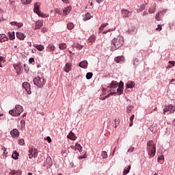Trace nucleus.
<instances>
[{
  "instance_id": "1",
  "label": "nucleus",
  "mask_w": 175,
  "mask_h": 175,
  "mask_svg": "<svg viewBox=\"0 0 175 175\" xmlns=\"http://www.w3.org/2000/svg\"><path fill=\"white\" fill-rule=\"evenodd\" d=\"M147 152L150 159L155 157L157 147L155 146V143H154V141L150 140L147 142Z\"/></svg>"
},
{
  "instance_id": "2",
  "label": "nucleus",
  "mask_w": 175,
  "mask_h": 175,
  "mask_svg": "<svg viewBox=\"0 0 175 175\" xmlns=\"http://www.w3.org/2000/svg\"><path fill=\"white\" fill-rule=\"evenodd\" d=\"M23 111H24L23 106L17 105L15 106L14 109L9 111V114L13 117H18V116H20Z\"/></svg>"
},
{
  "instance_id": "3",
  "label": "nucleus",
  "mask_w": 175,
  "mask_h": 175,
  "mask_svg": "<svg viewBox=\"0 0 175 175\" xmlns=\"http://www.w3.org/2000/svg\"><path fill=\"white\" fill-rule=\"evenodd\" d=\"M112 44L115 49H120L124 44V37L118 36L116 38H113L112 40Z\"/></svg>"
},
{
  "instance_id": "4",
  "label": "nucleus",
  "mask_w": 175,
  "mask_h": 175,
  "mask_svg": "<svg viewBox=\"0 0 175 175\" xmlns=\"http://www.w3.org/2000/svg\"><path fill=\"white\" fill-rule=\"evenodd\" d=\"M35 85L37 87H39L40 88L43 87L44 84H46V79H44V77H36V78L33 79V80Z\"/></svg>"
},
{
  "instance_id": "5",
  "label": "nucleus",
  "mask_w": 175,
  "mask_h": 175,
  "mask_svg": "<svg viewBox=\"0 0 175 175\" xmlns=\"http://www.w3.org/2000/svg\"><path fill=\"white\" fill-rule=\"evenodd\" d=\"M175 111V107L172 105H165L163 109V114H172Z\"/></svg>"
},
{
  "instance_id": "6",
  "label": "nucleus",
  "mask_w": 175,
  "mask_h": 175,
  "mask_svg": "<svg viewBox=\"0 0 175 175\" xmlns=\"http://www.w3.org/2000/svg\"><path fill=\"white\" fill-rule=\"evenodd\" d=\"M29 159H32V158H36L38 157V149L36 148H30L29 150Z\"/></svg>"
},
{
  "instance_id": "7",
  "label": "nucleus",
  "mask_w": 175,
  "mask_h": 175,
  "mask_svg": "<svg viewBox=\"0 0 175 175\" xmlns=\"http://www.w3.org/2000/svg\"><path fill=\"white\" fill-rule=\"evenodd\" d=\"M23 88H25V91H27L29 95H31V94H32V92H31V84H29V83L24 82L23 83Z\"/></svg>"
},
{
  "instance_id": "8",
  "label": "nucleus",
  "mask_w": 175,
  "mask_h": 175,
  "mask_svg": "<svg viewBox=\"0 0 175 175\" xmlns=\"http://www.w3.org/2000/svg\"><path fill=\"white\" fill-rule=\"evenodd\" d=\"M40 3H36L34 5V12L37 13V14L40 16H43V14H42V12H40V10H39L40 9Z\"/></svg>"
},
{
  "instance_id": "9",
  "label": "nucleus",
  "mask_w": 175,
  "mask_h": 175,
  "mask_svg": "<svg viewBox=\"0 0 175 175\" xmlns=\"http://www.w3.org/2000/svg\"><path fill=\"white\" fill-rule=\"evenodd\" d=\"M6 148L5 146L0 145V155H3V157H6L8 155V152H6Z\"/></svg>"
},
{
  "instance_id": "10",
  "label": "nucleus",
  "mask_w": 175,
  "mask_h": 175,
  "mask_svg": "<svg viewBox=\"0 0 175 175\" xmlns=\"http://www.w3.org/2000/svg\"><path fill=\"white\" fill-rule=\"evenodd\" d=\"M45 165H46V167H51V166H53V160L51 159V157H49L46 158Z\"/></svg>"
},
{
  "instance_id": "11",
  "label": "nucleus",
  "mask_w": 175,
  "mask_h": 175,
  "mask_svg": "<svg viewBox=\"0 0 175 175\" xmlns=\"http://www.w3.org/2000/svg\"><path fill=\"white\" fill-rule=\"evenodd\" d=\"M64 72L69 73L72 70V64L67 63L64 68Z\"/></svg>"
},
{
  "instance_id": "12",
  "label": "nucleus",
  "mask_w": 175,
  "mask_h": 175,
  "mask_svg": "<svg viewBox=\"0 0 175 175\" xmlns=\"http://www.w3.org/2000/svg\"><path fill=\"white\" fill-rule=\"evenodd\" d=\"M10 135L12 137H18V136H20V133L18 132V130L15 129L10 131Z\"/></svg>"
},
{
  "instance_id": "13",
  "label": "nucleus",
  "mask_w": 175,
  "mask_h": 175,
  "mask_svg": "<svg viewBox=\"0 0 175 175\" xmlns=\"http://www.w3.org/2000/svg\"><path fill=\"white\" fill-rule=\"evenodd\" d=\"M43 27V21H38L36 22L34 29H40Z\"/></svg>"
},
{
  "instance_id": "14",
  "label": "nucleus",
  "mask_w": 175,
  "mask_h": 175,
  "mask_svg": "<svg viewBox=\"0 0 175 175\" xmlns=\"http://www.w3.org/2000/svg\"><path fill=\"white\" fill-rule=\"evenodd\" d=\"M80 68H83V69H87L88 67V62L87 60H83L79 63Z\"/></svg>"
},
{
  "instance_id": "15",
  "label": "nucleus",
  "mask_w": 175,
  "mask_h": 175,
  "mask_svg": "<svg viewBox=\"0 0 175 175\" xmlns=\"http://www.w3.org/2000/svg\"><path fill=\"white\" fill-rule=\"evenodd\" d=\"M9 40V38L6 36L5 34H0V43H3V42H8Z\"/></svg>"
},
{
  "instance_id": "16",
  "label": "nucleus",
  "mask_w": 175,
  "mask_h": 175,
  "mask_svg": "<svg viewBox=\"0 0 175 175\" xmlns=\"http://www.w3.org/2000/svg\"><path fill=\"white\" fill-rule=\"evenodd\" d=\"M68 139H70V140H76L77 139V137H76V135L73 133V132L70 131L69 134L67 135Z\"/></svg>"
},
{
  "instance_id": "17",
  "label": "nucleus",
  "mask_w": 175,
  "mask_h": 175,
  "mask_svg": "<svg viewBox=\"0 0 175 175\" xmlns=\"http://www.w3.org/2000/svg\"><path fill=\"white\" fill-rule=\"evenodd\" d=\"M107 25H109L108 23L101 24L98 29V33H102V32L103 31V29H105V28H106Z\"/></svg>"
},
{
  "instance_id": "18",
  "label": "nucleus",
  "mask_w": 175,
  "mask_h": 175,
  "mask_svg": "<svg viewBox=\"0 0 175 175\" xmlns=\"http://www.w3.org/2000/svg\"><path fill=\"white\" fill-rule=\"evenodd\" d=\"M117 87H118V83L117 81H112L108 86V88H117Z\"/></svg>"
},
{
  "instance_id": "19",
  "label": "nucleus",
  "mask_w": 175,
  "mask_h": 175,
  "mask_svg": "<svg viewBox=\"0 0 175 175\" xmlns=\"http://www.w3.org/2000/svg\"><path fill=\"white\" fill-rule=\"evenodd\" d=\"M121 13L123 17H129L131 14V12H129L128 10H122Z\"/></svg>"
},
{
  "instance_id": "20",
  "label": "nucleus",
  "mask_w": 175,
  "mask_h": 175,
  "mask_svg": "<svg viewBox=\"0 0 175 175\" xmlns=\"http://www.w3.org/2000/svg\"><path fill=\"white\" fill-rule=\"evenodd\" d=\"M16 38H18V39H19V40H24V39H25V34H24L21 32H17Z\"/></svg>"
},
{
  "instance_id": "21",
  "label": "nucleus",
  "mask_w": 175,
  "mask_h": 175,
  "mask_svg": "<svg viewBox=\"0 0 175 175\" xmlns=\"http://www.w3.org/2000/svg\"><path fill=\"white\" fill-rule=\"evenodd\" d=\"M70 10H72V7L71 6L66 7L63 10V16H66L67 14H69V13H70Z\"/></svg>"
},
{
  "instance_id": "22",
  "label": "nucleus",
  "mask_w": 175,
  "mask_h": 175,
  "mask_svg": "<svg viewBox=\"0 0 175 175\" xmlns=\"http://www.w3.org/2000/svg\"><path fill=\"white\" fill-rule=\"evenodd\" d=\"M92 18V16L90 13H86L85 14L83 15V21H87L88 20H91Z\"/></svg>"
},
{
  "instance_id": "23",
  "label": "nucleus",
  "mask_w": 175,
  "mask_h": 175,
  "mask_svg": "<svg viewBox=\"0 0 175 175\" xmlns=\"http://www.w3.org/2000/svg\"><path fill=\"white\" fill-rule=\"evenodd\" d=\"M33 47H35V49H37L38 51H43V50H44V46L42 44H34Z\"/></svg>"
},
{
  "instance_id": "24",
  "label": "nucleus",
  "mask_w": 175,
  "mask_h": 175,
  "mask_svg": "<svg viewBox=\"0 0 175 175\" xmlns=\"http://www.w3.org/2000/svg\"><path fill=\"white\" fill-rule=\"evenodd\" d=\"M163 17V13L159 12L156 14L155 18H156V20H157V21H161V20H162Z\"/></svg>"
},
{
  "instance_id": "25",
  "label": "nucleus",
  "mask_w": 175,
  "mask_h": 175,
  "mask_svg": "<svg viewBox=\"0 0 175 175\" xmlns=\"http://www.w3.org/2000/svg\"><path fill=\"white\" fill-rule=\"evenodd\" d=\"M10 24L11 25H16L18 28H21L23 25V23H17L16 21L11 22Z\"/></svg>"
},
{
  "instance_id": "26",
  "label": "nucleus",
  "mask_w": 175,
  "mask_h": 175,
  "mask_svg": "<svg viewBox=\"0 0 175 175\" xmlns=\"http://www.w3.org/2000/svg\"><path fill=\"white\" fill-rule=\"evenodd\" d=\"M126 88H133L135 87V82L134 81H130L128 82L126 85Z\"/></svg>"
},
{
  "instance_id": "27",
  "label": "nucleus",
  "mask_w": 175,
  "mask_h": 175,
  "mask_svg": "<svg viewBox=\"0 0 175 175\" xmlns=\"http://www.w3.org/2000/svg\"><path fill=\"white\" fill-rule=\"evenodd\" d=\"M123 59H124V57L123 56H118V57L115 58V62L117 64H120V62H122Z\"/></svg>"
},
{
  "instance_id": "28",
  "label": "nucleus",
  "mask_w": 175,
  "mask_h": 175,
  "mask_svg": "<svg viewBox=\"0 0 175 175\" xmlns=\"http://www.w3.org/2000/svg\"><path fill=\"white\" fill-rule=\"evenodd\" d=\"M8 36H9L10 40H13L14 39H15L16 37L14 36V31H12V32L9 31Z\"/></svg>"
},
{
  "instance_id": "29",
  "label": "nucleus",
  "mask_w": 175,
  "mask_h": 175,
  "mask_svg": "<svg viewBox=\"0 0 175 175\" xmlns=\"http://www.w3.org/2000/svg\"><path fill=\"white\" fill-rule=\"evenodd\" d=\"M96 39V37L94 35H92L89 38L88 42H89V43H94V42H95Z\"/></svg>"
},
{
  "instance_id": "30",
  "label": "nucleus",
  "mask_w": 175,
  "mask_h": 175,
  "mask_svg": "<svg viewBox=\"0 0 175 175\" xmlns=\"http://www.w3.org/2000/svg\"><path fill=\"white\" fill-rule=\"evenodd\" d=\"M67 46L66 43H60L59 44V49L60 50H65V49H66Z\"/></svg>"
},
{
  "instance_id": "31",
  "label": "nucleus",
  "mask_w": 175,
  "mask_h": 175,
  "mask_svg": "<svg viewBox=\"0 0 175 175\" xmlns=\"http://www.w3.org/2000/svg\"><path fill=\"white\" fill-rule=\"evenodd\" d=\"M131 170V165H129L128 167H126V169H124L123 171V175H127L128 173H129Z\"/></svg>"
},
{
  "instance_id": "32",
  "label": "nucleus",
  "mask_w": 175,
  "mask_h": 175,
  "mask_svg": "<svg viewBox=\"0 0 175 175\" xmlns=\"http://www.w3.org/2000/svg\"><path fill=\"white\" fill-rule=\"evenodd\" d=\"M18 153L17 151H14L12 155L13 159H18Z\"/></svg>"
},
{
  "instance_id": "33",
  "label": "nucleus",
  "mask_w": 175,
  "mask_h": 175,
  "mask_svg": "<svg viewBox=\"0 0 175 175\" xmlns=\"http://www.w3.org/2000/svg\"><path fill=\"white\" fill-rule=\"evenodd\" d=\"M75 148H77V150H78V151H79V152H81V151H83V147L79 144H77L75 145Z\"/></svg>"
},
{
  "instance_id": "34",
  "label": "nucleus",
  "mask_w": 175,
  "mask_h": 175,
  "mask_svg": "<svg viewBox=\"0 0 175 175\" xmlns=\"http://www.w3.org/2000/svg\"><path fill=\"white\" fill-rule=\"evenodd\" d=\"M124 92V88H118L117 89V92L116 94H118V95H122V93Z\"/></svg>"
},
{
  "instance_id": "35",
  "label": "nucleus",
  "mask_w": 175,
  "mask_h": 175,
  "mask_svg": "<svg viewBox=\"0 0 175 175\" xmlns=\"http://www.w3.org/2000/svg\"><path fill=\"white\" fill-rule=\"evenodd\" d=\"M67 28L70 31L71 29H73V28H75V25H73V23H70L67 25Z\"/></svg>"
},
{
  "instance_id": "36",
  "label": "nucleus",
  "mask_w": 175,
  "mask_h": 175,
  "mask_svg": "<svg viewBox=\"0 0 175 175\" xmlns=\"http://www.w3.org/2000/svg\"><path fill=\"white\" fill-rule=\"evenodd\" d=\"M48 50H49V51H54V50H55V46L53 44H49L48 46Z\"/></svg>"
},
{
  "instance_id": "37",
  "label": "nucleus",
  "mask_w": 175,
  "mask_h": 175,
  "mask_svg": "<svg viewBox=\"0 0 175 175\" xmlns=\"http://www.w3.org/2000/svg\"><path fill=\"white\" fill-rule=\"evenodd\" d=\"M92 76H93L92 72H88V73L86 74V79H87L88 80H90V79H92Z\"/></svg>"
},
{
  "instance_id": "38",
  "label": "nucleus",
  "mask_w": 175,
  "mask_h": 175,
  "mask_svg": "<svg viewBox=\"0 0 175 175\" xmlns=\"http://www.w3.org/2000/svg\"><path fill=\"white\" fill-rule=\"evenodd\" d=\"M21 129H25V120L21 121Z\"/></svg>"
},
{
  "instance_id": "39",
  "label": "nucleus",
  "mask_w": 175,
  "mask_h": 175,
  "mask_svg": "<svg viewBox=\"0 0 175 175\" xmlns=\"http://www.w3.org/2000/svg\"><path fill=\"white\" fill-rule=\"evenodd\" d=\"M101 156L103 157V159H106V158H107V152L106 151L102 152Z\"/></svg>"
},
{
  "instance_id": "40",
  "label": "nucleus",
  "mask_w": 175,
  "mask_h": 175,
  "mask_svg": "<svg viewBox=\"0 0 175 175\" xmlns=\"http://www.w3.org/2000/svg\"><path fill=\"white\" fill-rule=\"evenodd\" d=\"M18 144L20 146H24V144H25V141L24 140V139H21L18 140Z\"/></svg>"
},
{
  "instance_id": "41",
  "label": "nucleus",
  "mask_w": 175,
  "mask_h": 175,
  "mask_svg": "<svg viewBox=\"0 0 175 175\" xmlns=\"http://www.w3.org/2000/svg\"><path fill=\"white\" fill-rule=\"evenodd\" d=\"M15 69H16V73H18H18H20V72L21 71V67L20 66H16L15 67Z\"/></svg>"
},
{
  "instance_id": "42",
  "label": "nucleus",
  "mask_w": 175,
  "mask_h": 175,
  "mask_svg": "<svg viewBox=\"0 0 175 175\" xmlns=\"http://www.w3.org/2000/svg\"><path fill=\"white\" fill-rule=\"evenodd\" d=\"M115 128H117L118 125H120V120L119 119H115Z\"/></svg>"
},
{
  "instance_id": "43",
  "label": "nucleus",
  "mask_w": 175,
  "mask_h": 175,
  "mask_svg": "<svg viewBox=\"0 0 175 175\" xmlns=\"http://www.w3.org/2000/svg\"><path fill=\"white\" fill-rule=\"evenodd\" d=\"M163 159V156H160L158 157L157 161L159 162V163H163V161H162Z\"/></svg>"
},
{
  "instance_id": "44",
  "label": "nucleus",
  "mask_w": 175,
  "mask_h": 175,
  "mask_svg": "<svg viewBox=\"0 0 175 175\" xmlns=\"http://www.w3.org/2000/svg\"><path fill=\"white\" fill-rule=\"evenodd\" d=\"M132 109H133V106H129L126 107V110H127V113H131V111H132Z\"/></svg>"
},
{
  "instance_id": "45",
  "label": "nucleus",
  "mask_w": 175,
  "mask_h": 175,
  "mask_svg": "<svg viewBox=\"0 0 175 175\" xmlns=\"http://www.w3.org/2000/svg\"><path fill=\"white\" fill-rule=\"evenodd\" d=\"M118 85L119 88H124V82L120 81L119 84L118 83Z\"/></svg>"
},
{
  "instance_id": "46",
  "label": "nucleus",
  "mask_w": 175,
  "mask_h": 175,
  "mask_svg": "<svg viewBox=\"0 0 175 175\" xmlns=\"http://www.w3.org/2000/svg\"><path fill=\"white\" fill-rule=\"evenodd\" d=\"M148 12L150 14H152V13H155V9L154 8H150Z\"/></svg>"
},
{
  "instance_id": "47",
  "label": "nucleus",
  "mask_w": 175,
  "mask_h": 175,
  "mask_svg": "<svg viewBox=\"0 0 175 175\" xmlns=\"http://www.w3.org/2000/svg\"><path fill=\"white\" fill-rule=\"evenodd\" d=\"M156 31H162V25H158L157 28H156Z\"/></svg>"
},
{
  "instance_id": "48",
  "label": "nucleus",
  "mask_w": 175,
  "mask_h": 175,
  "mask_svg": "<svg viewBox=\"0 0 175 175\" xmlns=\"http://www.w3.org/2000/svg\"><path fill=\"white\" fill-rule=\"evenodd\" d=\"M76 47H77V49H78V50H81L83 46L82 45L77 44Z\"/></svg>"
},
{
  "instance_id": "49",
  "label": "nucleus",
  "mask_w": 175,
  "mask_h": 175,
  "mask_svg": "<svg viewBox=\"0 0 175 175\" xmlns=\"http://www.w3.org/2000/svg\"><path fill=\"white\" fill-rule=\"evenodd\" d=\"M116 94H117V92H111L109 93L105 98H109L111 95H116Z\"/></svg>"
},
{
  "instance_id": "50",
  "label": "nucleus",
  "mask_w": 175,
  "mask_h": 175,
  "mask_svg": "<svg viewBox=\"0 0 175 175\" xmlns=\"http://www.w3.org/2000/svg\"><path fill=\"white\" fill-rule=\"evenodd\" d=\"M55 12L57 13V14H61V11L58 8H56L55 10Z\"/></svg>"
},
{
  "instance_id": "51",
  "label": "nucleus",
  "mask_w": 175,
  "mask_h": 175,
  "mask_svg": "<svg viewBox=\"0 0 175 175\" xmlns=\"http://www.w3.org/2000/svg\"><path fill=\"white\" fill-rule=\"evenodd\" d=\"M11 175H17V172H16V170H12L10 172Z\"/></svg>"
},
{
  "instance_id": "52",
  "label": "nucleus",
  "mask_w": 175,
  "mask_h": 175,
  "mask_svg": "<svg viewBox=\"0 0 175 175\" xmlns=\"http://www.w3.org/2000/svg\"><path fill=\"white\" fill-rule=\"evenodd\" d=\"M111 31H113V29H109L108 30H105L103 32V33H107V32H111Z\"/></svg>"
},
{
  "instance_id": "53",
  "label": "nucleus",
  "mask_w": 175,
  "mask_h": 175,
  "mask_svg": "<svg viewBox=\"0 0 175 175\" xmlns=\"http://www.w3.org/2000/svg\"><path fill=\"white\" fill-rule=\"evenodd\" d=\"M135 150V148L132 147V148H130L129 150H128V152H133Z\"/></svg>"
},
{
  "instance_id": "54",
  "label": "nucleus",
  "mask_w": 175,
  "mask_h": 175,
  "mask_svg": "<svg viewBox=\"0 0 175 175\" xmlns=\"http://www.w3.org/2000/svg\"><path fill=\"white\" fill-rule=\"evenodd\" d=\"M29 62L30 64H32L33 62H35V59H33V57L30 58V59H29Z\"/></svg>"
},
{
  "instance_id": "55",
  "label": "nucleus",
  "mask_w": 175,
  "mask_h": 175,
  "mask_svg": "<svg viewBox=\"0 0 175 175\" xmlns=\"http://www.w3.org/2000/svg\"><path fill=\"white\" fill-rule=\"evenodd\" d=\"M133 120H135V115H132L130 118V122H133Z\"/></svg>"
},
{
  "instance_id": "56",
  "label": "nucleus",
  "mask_w": 175,
  "mask_h": 175,
  "mask_svg": "<svg viewBox=\"0 0 175 175\" xmlns=\"http://www.w3.org/2000/svg\"><path fill=\"white\" fill-rule=\"evenodd\" d=\"M32 0H26V1H25V5H28L29 3H31Z\"/></svg>"
},
{
  "instance_id": "57",
  "label": "nucleus",
  "mask_w": 175,
  "mask_h": 175,
  "mask_svg": "<svg viewBox=\"0 0 175 175\" xmlns=\"http://www.w3.org/2000/svg\"><path fill=\"white\" fill-rule=\"evenodd\" d=\"M2 61H3V57L0 56V68H2V64H1Z\"/></svg>"
},
{
  "instance_id": "58",
  "label": "nucleus",
  "mask_w": 175,
  "mask_h": 175,
  "mask_svg": "<svg viewBox=\"0 0 175 175\" xmlns=\"http://www.w3.org/2000/svg\"><path fill=\"white\" fill-rule=\"evenodd\" d=\"M46 140H47L48 143H51V137H47Z\"/></svg>"
},
{
  "instance_id": "59",
  "label": "nucleus",
  "mask_w": 175,
  "mask_h": 175,
  "mask_svg": "<svg viewBox=\"0 0 175 175\" xmlns=\"http://www.w3.org/2000/svg\"><path fill=\"white\" fill-rule=\"evenodd\" d=\"M169 64H170V65H172V66H175V62L170 61V62H169Z\"/></svg>"
},
{
  "instance_id": "60",
  "label": "nucleus",
  "mask_w": 175,
  "mask_h": 175,
  "mask_svg": "<svg viewBox=\"0 0 175 175\" xmlns=\"http://www.w3.org/2000/svg\"><path fill=\"white\" fill-rule=\"evenodd\" d=\"M62 2H64V3H69V0H62Z\"/></svg>"
},
{
  "instance_id": "61",
  "label": "nucleus",
  "mask_w": 175,
  "mask_h": 175,
  "mask_svg": "<svg viewBox=\"0 0 175 175\" xmlns=\"http://www.w3.org/2000/svg\"><path fill=\"white\" fill-rule=\"evenodd\" d=\"M42 31L44 32H47V28H46V27L42 28Z\"/></svg>"
},
{
  "instance_id": "62",
  "label": "nucleus",
  "mask_w": 175,
  "mask_h": 175,
  "mask_svg": "<svg viewBox=\"0 0 175 175\" xmlns=\"http://www.w3.org/2000/svg\"><path fill=\"white\" fill-rule=\"evenodd\" d=\"M104 0H96V2H98V3H100V2H103Z\"/></svg>"
},
{
  "instance_id": "63",
  "label": "nucleus",
  "mask_w": 175,
  "mask_h": 175,
  "mask_svg": "<svg viewBox=\"0 0 175 175\" xmlns=\"http://www.w3.org/2000/svg\"><path fill=\"white\" fill-rule=\"evenodd\" d=\"M133 122H131L129 124V126H133Z\"/></svg>"
},
{
  "instance_id": "64",
  "label": "nucleus",
  "mask_w": 175,
  "mask_h": 175,
  "mask_svg": "<svg viewBox=\"0 0 175 175\" xmlns=\"http://www.w3.org/2000/svg\"><path fill=\"white\" fill-rule=\"evenodd\" d=\"M175 81V79H172L171 81H170V83H173V82H174Z\"/></svg>"
}]
</instances>
